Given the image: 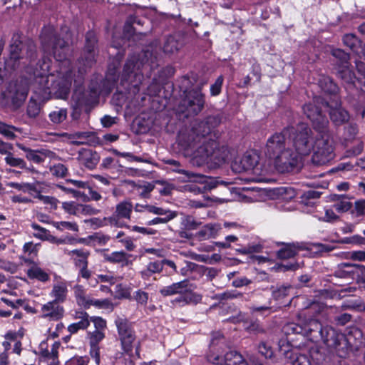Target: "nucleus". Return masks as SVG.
Segmentation results:
<instances>
[{
	"mask_svg": "<svg viewBox=\"0 0 365 365\" xmlns=\"http://www.w3.org/2000/svg\"><path fill=\"white\" fill-rule=\"evenodd\" d=\"M317 131L319 134L314 138L312 162L316 165H323L334 158V142L327 128Z\"/></svg>",
	"mask_w": 365,
	"mask_h": 365,
	"instance_id": "obj_5",
	"label": "nucleus"
},
{
	"mask_svg": "<svg viewBox=\"0 0 365 365\" xmlns=\"http://www.w3.org/2000/svg\"><path fill=\"white\" fill-rule=\"evenodd\" d=\"M181 229L185 230H196L200 222H197L192 216H185L181 219L180 222Z\"/></svg>",
	"mask_w": 365,
	"mask_h": 365,
	"instance_id": "obj_45",
	"label": "nucleus"
},
{
	"mask_svg": "<svg viewBox=\"0 0 365 365\" xmlns=\"http://www.w3.org/2000/svg\"><path fill=\"white\" fill-rule=\"evenodd\" d=\"M47 241H48L49 242H51L52 244H54L56 245H65V244H72L73 242L75 241V239L72 237H66L65 238H61V237H55V236L52 235L51 234H50Z\"/></svg>",
	"mask_w": 365,
	"mask_h": 365,
	"instance_id": "obj_52",
	"label": "nucleus"
},
{
	"mask_svg": "<svg viewBox=\"0 0 365 365\" xmlns=\"http://www.w3.org/2000/svg\"><path fill=\"white\" fill-rule=\"evenodd\" d=\"M81 205L75 201H67L61 203V207L65 212L78 216L81 214Z\"/></svg>",
	"mask_w": 365,
	"mask_h": 365,
	"instance_id": "obj_42",
	"label": "nucleus"
},
{
	"mask_svg": "<svg viewBox=\"0 0 365 365\" xmlns=\"http://www.w3.org/2000/svg\"><path fill=\"white\" fill-rule=\"evenodd\" d=\"M318 83L321 89L325 93L335 94L339 91L336 84H335L329 76H321Z\"/></svg>",
	"mask_w": 365,
	"mask_h": 365,
	"instance_id": "obj_36",
	"label": "nucleus"
},
{
	"mask_svg": "<svg viewBox=\"0 0 365 365\" xmlns=\"http://www.w3.org/2000/svg\"><path fill=\"white\" fill-rule=\"evenodd\" d=\"M245 329L250 334H254L264 332L262 326L257 321L251 322L249 325L245 327Z\"/></svg>",
	"mask_w": 365,
	"mask_h": 365,
	"instance_id": "obj_62",
	"label": "nucleus"
},
{
	"mask_svg": "<svg viewBox=\"0 0 365 365\" xmlns=\"http://www.w3.org/2000/svg\"><path fill=\"white\" fill-rule=\"evenodd\" d=\"M173 171L184 175L181 179V181L193 182L200 185L201 186L194 187L193 191L195 192H205L217 187V182L211 178L190 172L183 169H180L178 167H176L175 169H173Z\"/></svg>",
	"mask_w": 365,
	"mask_h": 365,
	"instance_id": "obj_9",
	"label": "nucleus"
},
{
	"mask_svg": "<svg viewBox=\"0 0 365 365\" xmlns=\"http://www.w3.org/2000/svg\"><path fill=\"white\" fill-rule=\"evenodd\" d=\"M106 261L114 264H120L122 267L128 266L132 264L130 258L132 255L123 251L113 252L110 254L103 255Z\"/></svg>",
	"mask_w": 365,
	"mask_h": 365,
	"instance_id": "obj_21",
	"label": "nucleus"
},
{
	"mask_svg": "<svg viewBox=\"0 0 365 365\" xmlns=\"http://www.w3.org/2000/svg\"><path fill=\"white\" fill-rule=\"evenodd\" d=\"M352 213H354L356 216H365V200L356 201Z\"/></svg>",
	"mask_w": 365,
	"mask_h": 365,
	"instance_id": "obj_64",
	"label": "nucleus"
},
{
	"mask_svg": "<svg viewBox=\"0 0 365 365\" xmlns=\"http://www.w3.org/2000/svg\"><path fill=\"white\" fill-rule=\"evenodd\" d=\"M96 36L93 31H88L86 36L85 49L88 52V56L86 58V65L91 66L94 61V49L96 44Z\"/></svg>",
	"mask_w": 365,
	"mask_h": 365,
	"instance_id": "obj_27",
	"label": "nucleus"
},
{
	"mask_svg": "<svg viewBox=\"0 0 365 365\" xmlns=\"http://www.w3.org/2000/svg\"><path fill=\"white\" fill-rule=\"evenodd\" d=\"M31 227H32L33 230H34L36 231V232L34 233V236L36 238L40 239L41 240L47 241L48 236L51 234L49 230H46L44 227H41L40 225H38L36 223H32L31 225Z\"/></svg>",
	"mask_w": 365,
	"mask_h": 365,
	"instance_id": "obj_47",
	"label": "nucleus"
},
{
	"mask_svg": "<svg viewBox=\"0 0 365 365\" xmlns=\"http://www.w3.org/2000/svg\"><path fill=\"white\" fill-rule=\"evenodd\" d=\"M60 347V343L55 341L51 345V349H49V346L47 341H43L39 344V354L41 358L47 361L48 365H58V349Z\"/></svg>",
	"mask_w": 365,
	"mask_h": 365,
	"instance_id": "obj_14",
	"label": "nucleus"
},
{
	"mask_svg": "<svg viewBox=\"0 0 365 365\" xmlns=\"http://www.w3.org/2000/svg\"><path fill=\"white\" fill-rule=\"evenodd\" d=\"M259 352L265 358H271L273 356V351L270 346L265 342H261L258 346Z\"/></svg>",
	"mask_w": 365,
	"mask_h": 365,
	"instance_id": "obj_63",
	"label": "nucleus"
},
{
	"mask_svg": "<svg viewBox=\"0 0 365 365\" xmlns=\"http://www.w3.org/2000/svg\"><path fill=\"white\" fill-rule=\"evenodd\" d=\"M182 46L181 37L178 36H168L164 43L163 51L165 53H173Z\"/></svg>",
	"mask_w": 365,
	"mask_h": 365,
	"instance_id": "obj_31",
	"label": "nucleus"
},
{
	"mask_svg": "<svg viewBox=\"0 0 365 365\" xmlns=\"http://www.w3.org/2000/svg\"><path fill=\"white\" fill-rule=\"evenodd\" d=\"M6 186L16 189L19 191H21L24 193H32L36 192V189L34 185L28 182H8L6 183Z\"/></svg>",
	"mask_w": 365,
	"mask_h": 365,
	"instance_id": "obj_39",
	"label": "nucleus"
},
{
	"mask_svg": "<svg viewBox=\"0 0 365 365\" xmlns=\"http://www.w3.org/2000/svg\"><path fill=\"white\" fill-rule=\"evenodd\" d=\"M301 324L289 322L284 325L282 331L286 335L291 334H302L303 335V324L300 321Z\"/></svg>",
	"mask_w": 365,
	"mask_h": 365,
	"instance_id": "obj_41",
	"label": "nucleus"
},
{
	"mask_svg": "<svg viewBox=\"0 0 365 365\" xmlns=\"http://www.w3.org/2000/svg\"><path fill=\"white\" fill-rule=\"evenodd\" d=\"M285 356L289 359L292 365H311V361L308 355L293 353L290 351H285Z\"/></svg>",
	"mask_w": 365,
	"mask_h": 365,
	"instance_id": "obj_32",
	"label": "nucleus"
},
{
	"mask_svg": "<svg viewBox=\"0 0 365 365\" xmlns=\"http://www.w3.org/2000/svg\"><path fill=\"white\" fill-rule=\"evenodd\" d=\"M232 170L235 173H247L250 182H266L268 168L259 163V155L254 150L246 152L241 158H236L232 163Z\"/></svg>",
	"mask_w": 365,
	"mask_h": 365,
	"instance_id": "obj_4",
	"label": "nucleus"
},
{
	"mask_svg": "<svg viewBox=\"0 0 365 365\" xmlns=\"http://www.w3.org/2000/svg\"><path fill=\"white\" fill-rule=\"evenodd\" d=\"M342 255L344 258L347 259H352L358 262L365 261V251L363 250L344 252Z\"/></svg>",
	"mask_w": 365,
	"mask_h": 365,
	"instance_id": "obj_48",
	"label": "nucleus"
},
{
	"mask_svg": "<svg viewBox=\"0 0 365 365\" xmlns=\"http://www.w3.org/2000/svg\"><path fill=\"white\" fill-rule=\"evenodd\" d=\"M215 117H208L203 121L194 122L190 128L182 129L178 134V143L185 150L197 148L192 157V163L197 166L205 163L220 165L227 156L226 148H220L215 140L218 133Z\"/></svg>",
	"mask_w": 365,
	"mask_h": 365,
	"instance_id": "obj_2",
	"label": "nucleus"
},
{
	"mask_svg": "<svg viewBox=\"0 0 365 365\" xmlns=\"http://www.w3.org/2000/svg\"><path fill=\"white\" fill-rule=\"evenodd\" d=\"M23 48V44L20 40V36L16 34L14 35L12 42L10 46V59H7L5 62L6 68L11 70H14L21 66V53Z\"/></svg>",
	"mask_w": 365,
	"mask_h": 365,
	"instance_id": "obj_13",
	"label": "nucleus"
},
{
	"mask_svg": "<svg viewBox=\"0 0 365 365\" xmlns=\"http://www.w3.org/2000/svg\"><path fill=\"white\" fill-rule=\"evenodd\" d=\"M303 335L309 336L312 340H317L324 333V327L316 319H309L308 321L302 322Z\"/></svg>",
	"mask_w": 365,
	"mask_h": 365,
	"instance_id": "obj_17",
	"label": "nucleus"
},
{
	"mask_svg": "<svg viewBox=\"0 0 365 365\" xmlns=\"http://www.w3.org/2000/svg\"><path fill=\"white\" fill-rule=\"evenodd\" d=\"M190 286L187 280H182L178 282L173 283L169 286L164 287L160 290V293L164 296H171L175 294H180L185 292L187 289H190Z\"/></svg>",
	"mask_w": 365,
	"mask_h": 365,
	"instance_id": "obj_25",
	"label": "nucleus"
},
{
	"mask_svg": "<svg viewBox=\"0 0 365 365\" xmlns=\"http://www.w3.org/2000/svg\"><path fill=\"white\" fill-rule=\"evenodd\" d=\"M202 299L201 295L196 294L188 289L185 292L180 293L172 302L175 305L184 306L188 304H197Z\"/></svg>",
	"mask_w": 365,
	"mask_h": 365,
	"instance_id": "obj_23",
	"label": "nucleus"
},
{
	"mask_svg": "<svg viewBox=\"0 0 365 365\" xmlns=\"http://www.w3.org/2000/svg\"><path fill=\"white\" fill-rule=\"evenodd\" d=\"M41 314L42 318L58 321L63 317L64 308L60 303L50 301L42 305Z\"/></svg>",
	"mask_w": 365,
	"mask_h": 365,
	"instance_id": "obj_16",
	"label": "nucleus"
},
{
	"mask_svg": "<svg viewBox=\"0 0 365 365\" xmlns=\"http://www.w3.org/2000/svg\"><path fill=\"white\" fill-rule=\"evenodd\" d=\"M93 305L96 307L106 309L109 310L113 309V304L110 300L108 299H92L91 301V306Z\"/></svg>",
	"mask_w": 365,
	"mask_h": 365,
	"instance_id": "obj_50",
	"label": "nucleus"
},
{
	"mask_svg": "<svg viewBox=\"0 0 365 365\" xmlns=\"http://www.w3.org/2000/svg\"><path fill=\"white\" fill-rule=\"evenodd\" d=\"M204 95L200 89L189 91L185 98L182 101L179 111L185 113L186 117L196 115L201 112L204 107Z\"/></svg>",
	"mask_w": 365,
	"mask_h": 365,
	"instance_id": "obj_7",
	"label": "nucleus"
},
{
	"mask_svg": "<svg viewBox=\"0 0 365 365\" xmlns=\"http://www.w3.org/2000/svg\"><path fill=\"white\" fill-rule=\"evenodd\" d=\"M89 359L88 356H75L68 360L66 365H88Z\"/></svg>",
	"mask_w": 365,
	"mask_h": 365,
	"instance_id": "obj_59",
	"label": "nucleus"
},
{
	"mask_svg": "<svg viewBox=\"0 0 365 365\" xmlns=\"http://www.w3.org/2000/svg\"><path fill=\"white\" fill-rule=\"evenodd\" d=\"M6 163L11 167H16L21 169H26V162L20 158L15 157L11 152L7 153L4 158Z\"/></svg>",
	"mask_w": 365,
	"mask_h": 365,
	"instance_id": "obj_44",
	"label": "nucleus"
},
{
	"mask_svg": "<svg viewBox=\"0 0 365 365\" xmlns=\"http://www.w3.org/2000/svg\"><path fill=\"white\" fill-rule=\"evenodd\" d=\"M163 269L162 261H154L150 262L146 269L141 271V275L143 278L149 277L152 274L159 273Z\"/></svg>",
	"mask_w": 365,
	"mask_h": 365,
	"instance_id": "obj_38",
	"label": "nucleus"
},
{
	"mask_svg": "<svg viewBox=\"0 0 365 365\" xmlns=\"http://www.w3.org/2000/svg\"><path fill=\"white\" fill-rule=\"evenodd\" d=\"M5 340L2 342V346L4 348V351H7L11 347V344L14 343L16 338H17V334L14 331H9L5 335Z\"/></svg>",
	"mask_w": 365,
	"mask_h": 365,
	"instance_id": "obj_56",
	"label": "nucleus"
},
{
	"mask_svg": "<svg viewBox=\"0 0 365 365\" xmlns=\"http://www.w3.org/2000/svg\"><path fill=\"white\" fill-rule=\"evenodd\" d=\"M67 117V110L63 108L56 109L49 114V118L53 123H61L66 120Z\"/></svg>",
	"mask_w": 365,
	"mask_h": 365,
	"instance_id": "obj_46",
	"label": "nucleus"
},
{
	"mask_svg": "<svg viewBox=\"0 0 365 365\" xmlns=\"http://www.w3.org/2000/svg\"><path fill=\"white\" fill-rule=\"evenodd\" d=\"M207 360L215 364L220 365H248L243 356L235 351L227 352L223 356L219 353V349L215 346L214 340L207 356Z\"/></svg>",
	"mask_w": 365,
	"mask_h": 365,
	"instance_id": "obj_8",
	"label": "nucleus"
},
{
	"mask_svg": "<svg viewBox=\"0 0 365 365\" xmlns=\"http://www.w3.org/2000/svg\"><path fill=\"white\" fill-rule=\"evenodd\" d=\"M344 44L351 49H354L359 43V40L356 36L351 34H348L344 36Z\"/></svg>",
	"mask_w": 365,
	"mask_h": 365,
	"instance_id": "obj_58",
	"label": "nucleus"
},
{
	"mask_svg": "<svg viewBox=\"0 0 365 365\" xmlns=\"http://www.w3.org/2000/svg\"><path fill=\"white\" fill-rule=\"evenodd\" d=\"M19 148L26 153L27 160L37 164L43 163L47 157L53 155L52 152L46 150H35L21 145H19Z\"/></svg>",
	"mask_w": 365,
	"mask_h": 365,
	"instance_id": "obj_22",
	"label": "nucleus"
},
{
	"mask_svg": "<svg viewBox=\"0 0 365 365\" xmlns=\"http://www.w3.org/2000/svg\"><path fill=\"white\" fill-rule=\"evenodd\" d=\"M78 160L89 169H93L98 163L100 157L91 149H81L78 153Z\"/></svg>",
	"mask_w": 365,
	"mask_h": 365,
	"instance_id": "obj_19",
	"label": "nucleus"
},
{
	"mask_svg": "<svg viewBox=\"0 0 365 365\" xmlns=\"http://www.w3.org/2000/svg\"><path fill=\"white\" fill-rule=\"evenodd\" d=\"M319 98L314 99V103H307L303 107V110L307 118L312 122L314 129L321 130L328 128L329 121L325 115L322 113L321 109L316 105Z\"/></svg>",
	"mask_w": 365,
	"mask_h": 365,
	"instance_id": "obj_11",
	"label": "nucleus"
},
{
	"mask_svg": "<svg viewBox=\"0 0 365 365\" xmlns=\"http://www.w3.org/2000/svg\"><path fill=\"white\" fill-rule=\"evenodd\" d=\"M27 274L29 278L36 279L42 282H46L50 279L49 274L44 269L36 264L28 269Z\"/></svg>",
	"mask_w": 365,
	"mask_h": 365,
	"instance_id": "obj_34",
	"label": "nucleus"
},
{
	"mask_svg": "<svg viewBox=\"0 0 365 365\" xmlns=\"http://www.w3.org/2000/svg\"><path fill=\"white\" fill-rule=\"evenodd\" d=\"M28 87L26 83H10L4 96L11 100L14 108H18L26 98Z\"/></svg>",
	"mask_w": 365,
	"mask_h": 365,
	"instance_id": "obj_12",
	"label": "nucleus"
},
{
	"mask_svg": "<svg viewBox=\"0 0 365 365\" xmlns=\"http://www.w3.org/2000/svg\"><path fill=\"white\" fill-rule=\"evenodd\" d=\"M115 298L129 299L130 297V289L122 284H118L115 289Z\"/></svg>",
	"mask_w": 365,
	"mask_h": 365,
	"instance_id": "obj_49",
	"label": "nucleus"
},
{
	"mask_svg": "<svg viewBox=\"0 0 365 365\" xmlns=\"http://www.w3.org/2000/svg\"><path fill=\"white\" fill-rule=\"evenodd\" d=\"M164 215H165L164 217H155L152 220L149 221L148 222V225H156V224H159V223H167L170 220L175 218L176 216V214L172 211H169V212H168V213H166Z\"/></svg>",
	"mask_w": 365,
	"mask_h": 365,
	"instance_id": "obj_54",
	"label": "nucleus"
},
{
	"mask_svg": "<svg viewBox=\"0 0 365 365\" xmlns=\"http://www.w3.org/2000/svg\"><path fill=\"white\" fill-rule=\"evenodd\" d=\"M332 55L341 61V65L349 64V55L341 49H333Z\"/></svg>",
	"mask_w": 365,
	"mask_h": 365,
	"instance_id": "obj_61",
	"label": "nucleus"
},
{
	"mask_svg": "<svg viewBox=\"0 0 365 365\" xmlns=\"http://www.w3.org/2000/svg\"><path fill=\"white\" fill-rule=\"evenodd\" d=\"M70 256H76L77 257L76 264L78 266L86 265L88 264V257L90 252L83 249H76L68 252Z\"/></svg>",
	"mask_w": 365,
	"mask_h": 365,
	"instance_id": "obj_40",
	"label": "nucleus"
},
{
	"mask_svg": "<svg viewBox=\"0 0 365 365\" xmlns=\"http://www.w3.org/2000/svg\"><path fill=\"white\" fill-rule=\"evenodd\" d=\"M105 334L103 331L95 330L89 333V341L91 346H98V344L103 339Z\"/></svg>",
	"mask_w": 365,
	"mask_h": 365,
	"instance_id": "obj_51",
	"label": "nucleus"
},
{
	"mask_svg": "<svg viewBox=\"0 0 365 365\" xmlns=\"http://www.w3.org/2000/svg\"><path fill=\"white\" fill-rule=\"evenodd\" d=\"M221 230V226L218 223H209L204 225L197 232L195 233V237L200 241L207 240L215 238Z\"/></svg>",
	"mask_w": 365,
	"mask_h": 365,
	"instance_id": "obj_20",
	"label": "nucleus"
},
{
	"mask_svg": "<svg viewBox=\"0 0 365 365\" xmlns=\"http://www.w3.org/2000/svg\"><path fill=\"white\" fill-rule=\"evenodd\" d=\"M53 227H54L56 230L59 231H64L66 230H71L73 232L78 231V225L76 222H68V221H52L50 222Z\"/></svg>",
	"mask_w": 365,
	"mask_h": 365,
	"instance_id": "obj_43",
	"label": "nucleus"
},
{
	"mask_svg": "<svg viewBox=\"0 0 365 365\" xmlns=\"http://www.w3.org/2000/svg\"><path fill=\"white\" fill-rule=\"evenodd\" d=\"M314 142V138L309 126L299 123L296 127H287L281 133L270 136L264 153L279 172L287 173L297 167L301 155H307L312 152Z\"/></svg>",
	"mask_w": 365,
	"mask_h": 365,
	"instance_id": "obj_1",
	"label": "nucleus"
},
{
	"mask_svg": "<svg viewBox=\"0 0 365 365\" xmlns=\"http://www.w3.org/2000/svg\"><path fill=\"white\" fill-rule=\"evenodd\" d=\"M339 76L350 86L354 84V73L349 68V64L340 65L338 70Z\"/></svg>",
	"mask_w": 365,
	"mask_h": 365,
	"instance_id": "obj_37",
	"label": "nucleus"
},
{
	"mask_svg": "<svg viewBox=\"0 0 365 365\" xmlns=\"http://www.w3.org/2000/svg\"><path fill=\"white\" fill-rule=\"evenodd\" d=\"M39 112L40 107L38 103L35 101L31 100L27 106V114L29 116L35 118L38 115Z\"/></svg>",
	"mask_w": 365,
	"mask_h": 365,
	"instance_id": "obj_57",
	"label": "nucleus"
},
{
	"mask_svg": "<svg viewBox=\"0 0 365 365\" xmlns=\"http://www.w3.org/2000/svg\"><path fill=\"white\" fill-rule=\"evenodd\" d=\"M133 210V205L128 201H123L116 205L115 212L110 218V222H113L115 219H130Z\"/></svg>",
	"mask_w": 365,
	"mask_h": 365,
	"instance_id": "obj_29",
	"label": "nucleus"
},
{
	"mask_svg": "<svg viewBox=\"0 0 365 365\" xmlns=\"http://www.w3.org/2000/svg\"><path fill=\"white\" fill-rule=\"evenodd\" d=\"M61 135L68 139L73 144L82 145L88 143L93 138L94 134L92 132H75L73 133H63Z\"/></svg>",
	"mask_w": 365,
	"mask_h": 365,
	"instance_id": "obj_26",
	"label": "nucleus"
},
{
	"mask_svg": "<svg viewBox=\"0 0 365 365\" xmlns=\"http://www.w3.org/2000/svg\"><path fill=\"white\" fill-rule=\"evenodd\" d=\"M73 293L76 302L79 306L85 308L91 307V299L87 295L86 290L82 285H75L73 287Z\"/></svg>",
	"mask_w": 365,
	"mask_h": 365,
	"instance_id": "obj_30",
	"label": "nucleus"
},
{
	"mask_svg": "<svg viewBox=\"0 0 365 365\" xmlns=\"http://www.w3.org/2000/svg\"><path fill=\"white\" fill-rule=\"evenodd\" d=\"M52 43L53 56L59 62L56 73H48L51 61L45 58L39 61L34 70H28V73L34 76L35 83L45 93L53 94L57 98H66L69 93L73 81L80 83L82 73L78 71L76 78V73L71 63L66 58L68 51V43L63 39L54 37Z\"/></svg>",
	"mask_w": 365,
	"mask_h": 365,
	"instance_id": "obj_3",
	"label": "nucleus"
},
{
	"mask_svg": "<svg viewBox=\"0 0 365 365\" xmlns=\"http://www.w3.org/2000/svg\"><path fill=\"white\" fill-rule=\"evenodd\" d=\"M324 106L329 108V116L331 120L336 125H341L347 123L350 118L349 112L343 108L340 102H335L334 105H329L328 103H323Z\"/></svg>",
	"mask_w": 365,
	"mask_h": 365,
	"instance_id": "obj_15",
	"label": "nucleus"
},
{
	"mask_svg": "<svg viewBox=\"0 0 365 365\" xmlns=\"http://www.w3.org/2000/svg\"><path fill=\"white\" fill-rule=\"evenodd\" d=\"M155 59L156 56L148 48L138 56L135 55L130 56L123 68V81H129L130 83H133L130 78L133 76L138 78L140 81L142 78L141 69L148 66L153 68Z\"/></svg>",
	"mask_w": 365,
	"mask_h": 365,
	"instance_id": "obj_6",
	"label": "nucleus"
},
{
	"mask_svg": "<svg viewBox=\"0 0 365 365\" xmlns=\"http://www.w3.org/2000/svg\"><path fill=\"white\" fill-rule=\"evenodd\" d=\"M299 247L295 244H286L277 252V257L282 259H287L294 257L298 251Z\"/></svg>",
	"mask_w": 365,
	"mask_h": 365,
	"instance_id": "obj_35",
	"label": "nucleus"
},
{
	"mask_svg": "<svg viewBox=\"0 0 365 365\" xmlns=\"http://www.w3.org/2000/svg\"><path fill=\"white\" fill-rule=\"evenodd\" d=\"M331 349H336L344 339V336L331 327H324V333L319 337Z\"/></svg>",
	"mask_w": 365,
	"mask_h": 365,
	"instance_id": "obj_18",
	"label": "nucleus"
},
{
	"mask_svg": "<svg viewBox=\"0 0 365 365\" xmlns=\"http://www.w3.org/2000/svg\"><path fill=\"white\" fill-rule=\"evenodd\" d=\"M119 339L125 351L132 349V344L135 340V334L128 320L123 317H117L115 320Z\"/></svg>",
	"mask_w": 365,
	"mask_h": 365,
	"instance_id": "obj_10",
	"label": "nucleus"
},
{
	"mask_svg": "<svg viewBox=\"0 0 365 365\" xmlns=\"http://www.w3.org/2000/svg\"><path fill=\"white\" fill-rule=\"evenodd\" d=\"M16 128L4 123L0 124V133L9 139H14L16 136Z\"/></svg>",
	"mask_w": 365,
	"mask_h": 365,
	"instance_id": "obj_53",
	"label": "nucleus"
},
{
	"mask_svg": "<svg viewBox=\"0 0 365 365\" xmlns=\"http://www.w3.org/2000/svg\"><path fill=\"white\" fill-rule=\"evenodd\" d=\"M334 209L339 213L346 212L352 208V203L349 198L344 195H334Z\"/></svg>",
	"mask_w": 365,
	"mask_h": 365,
	"instance_id": "obj_33",
	"label": "nucleus"
},
{
	"mask_svg": "<svg viewBox=\"0 0 365 365\" xmlns=\"http://www.w3.org/2000/svg\"><path fill=\"white\" fill-rule=\"evenodd\" d=\"M75 317L80 319V321L73 323L68 327V331L71 334L76 333L80 329H86L90 325L89 316L86 312H76Z\"/></svg>",
	"mask_w": 365,
	"mask_h": 365,
	"instance_id": "obj_28",
	"label": "nucleus"
},
{
	"mask_svg": "<svg viewBox=\"0 0 365 365\" xmlns=\"http://www.w3.org/2000/svg\"><path fill=\"white\" fill-rule=\"evenodd\" d=\"M88 239L99 245H104L110 240V237L101 233H95L88 236Z\"/></svg>",
	"mask_w": 365,
	"mask_h": 365,
	"instance_id": "obj_55",
	"label": "nucleus"
},
{
	"mask_svg": "<svg viewBox=\"0 0 365 365\" xmlns=\"http://www.w3.org/2000/svg\"><path fill=\"white\" fill-rule=\"evenodd\" d=\"M68 294L67 284L63 281H58L53 284L52 289L49 293L51 297L53 299L52 301L63 303L66 301Z\"/></svg>",
	"mask_w": 365,
	"mask_h": 365,
	"instance_id": "obj_24",
	"label": "nucleus"
},
{
	"mask_svg": "<svg viewBox=\"0 0 365 365\" xmlns=\"http://www.w3.org/2000/svg\"><path fill=\"white\" fill-rule=\"evenodd\" d=\"M154 189V185L150 182H144L137 186L140 195L146 197Z\"/></svg>",
	"mask_w": 365,
	"mask_h": 365,
	"instance_id": "obj_60",
	"label": "nucleus"
}]
</instances>
